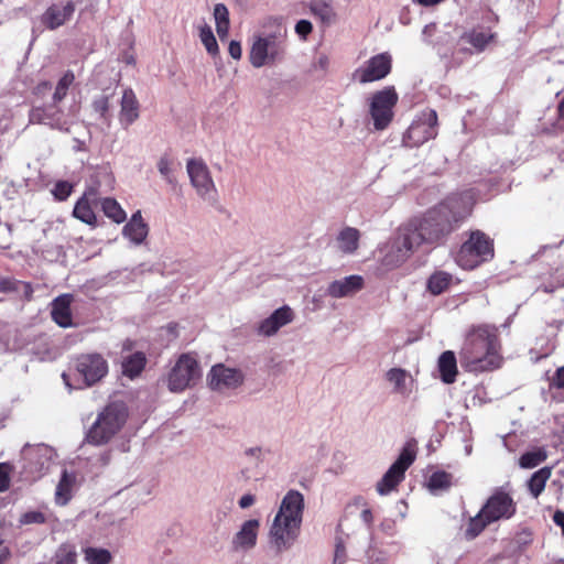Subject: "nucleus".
Returning a JSON list of instances; mask_svg holds the SVG:
<instances>
[{
    "label": "nucleus",
    "mask_w": 564,
    "mask_h": 564,
    "mask_svg": "<svg viewBox=\"0 0 564 564\" xmlns=\"http://www.w3.org/2000/svg\"><path fill=\"white\" fill-rule=\"evenodd\" d=\"M243 373L236 368L226 367L223 364L215 365L209 373V387L216 391L237 389L243 382Z\"/></svg>",
    "instance_id": "obj_18"
},
{
    "label": "nucleus",
    "mask_w": 564,
    "mask_h": 564,
    "mask_svg": "<svg viewBox=\"0 0 564 564\" xmlns=\"http://www.w3.org/2000/svg\"><path fill=\"white\" fill-rule=\"evenodd\" d=\"M91 115L96 120H101L105 124L109 126L111 120V115L109 111L110 102L109 97L105 94L96 96L91 101Z\"/></svg>",
    "instance_id": "obj_34"
},
{
    "label": "nucleus",
    "mask_w": 564,
    "mask_h": 564,
    "mask_svg": "<svg viewBox=\"0 0 564 564\" xmlns=\"http://www.w3.org/2000/svg\"><path fill=\"white\" fill-rule=\"evenodd\" d=\"M56 456L55 449L48 445H26L22 449V457L25 462L23 468L33 479L40 478L50 470Z\"/></svg>",
    "instance_id": "obj_11"
},
{
    "label": "nucleus",
    "mask_w": 564,
    "mask_h": 564,
    "mask_svg": "<svg viewBox=\"0 0 564 564\" xmlns=\"http://www.w3.org/2000/svg\"><path fill=\"white\" fill-rule=\"evenodd\" d=\"M77 549L72 543H63L56 550L53 561L54 564H77Z\"/></svg>",
    "instance_id": "obj_40"
},
{
    "label": "nucleus",
    "mask_w": 564,
    "mask_h": 564,
    "mask_svg": "<svg viewBox=\"0 0 564 564\" xmlns=\"http://www.w3.org/2000/svg\"><path fill=\"white\" fill-rule=\"evenodd\" d=\"M260 521L249 519L245 521L231 540V547L235 552H248L252 550L258 540Z\"/></svg>",
    "instance_id": "obj_20"
},
{
    "label": "nucleus",
    "mask_w": 564,
    "mask_h": 564,
    "mask_svg": "<svg viewBox=\"0 0 564 564\" xmlns=\"http://www.w3.org/2000/svg\"><path fill=\"white\" fill-rule=\"evenodd\" d=\"M288 53V31L278 25L272 31L253 34L248 53L249 63L254 68L274 67L284 62Z\"/></svg>",
    "instance_id": "obj_4"
},
{
    "label": "nucleus",
    "mask_w": 564,
    "mask_h": 564,
    "mask_svg": "<svg viewBox=\"0 0 564 564\" xmlns=\"http://www.w3.org/2000/svg\"><path fill=\"white\" fill-rule=\"evenodd\" d=\"M51 89H52V85L50 82H42L35 86L34 94L37 97H44L51 91Z\"/></svg>",
    "instance_id": "obj_58"
},
{
    "label": "nucleus",
    "mask_w": 564,
    "mask_h": 564,
    "mask_svg": "<svg viewBox=\"0 0 564 564\" xmlns=\"http://www.w3.org/2000/svg\"><path fill=\"white\" fill-rule=\"evenodd\" d=\"M437 135V113L433 109L421 111L403 137L406 147H420Z\"/></svg>",
    "instance_id": "obj_13"
},
{
    "label": "nucleus",
    "mask_w": 564,
    "mask_h": 564,
    "mask_svg": "<svg viewBox=\"0 0 564 564\" xmlns=\"http://www.w3.org/2000/svg\"><path fill=\"white\" fill-rule=\"evenodd\" d=\"M128 411L123 403L112 402L98 415L86 434L89 444L102 445L108 443L123 426Z\"/></svg>",
    "instance_id": "obj_5"
},
{
    "label": "nucleus",
    "mask_w": 564,
    "mask_h": 564,
    "mask_svg": "<svg viewBox=\"0 0 564 564\" xmlns=\"http://www.w3.org/2000/svg\"><path fill=\"white\" fill-rule=\"evenodd\" d=\"M360 232L354 227L343 228L336 237L337 249L345 254H352L359 247Z\"/></svg>",
    "instance_id": "obj_30"
},
{
    "label": "nucleus",
    "mask_w": 564,
    "mask_h": 564,
    "mask_svg": "<svg viewBox=\"0 0 564 564\" xmlns=\"http://www.w3.org/2000/svg\"><path fill=\"white\" fill-rule=\"evenodd\" d=\"M452 476L445 471L433 473L429 479L427 486L432 492L447 489L451 487Z\"/></svg>",
    "instance_id": "obj_46"
},
{
    "label": "nucleus",
    "mask_w": 564,
    "mask_h": 564,
    "mask_svg": "<svg viewBox=\"0 0 564 564\" xmlns=\"http://www.w3.org/2000/svg\"><path fill=\"white\" fill-rule=\"evenodd\" d=\"M551 467H542L531 475V477L527 481V487L530 495L533 498L536 499L544 491L545 485L547 480L551 478Z\"/></svg>",
    "instance_id": "obj_32"
},
{
    "label": "nucleus",
    "mask_w": 564,
    "mask_h": 564,
    "mask_svg": "<svg viewBox=\"0 0 564 564\" xmlns=\"http://www.w3.org/2000/svg\"><path fill=\"white\" fill-rule=\"evenodd\" d=\"M491 524L490 521H487V517L482 514V511L479 512L469 519L468 524L465 530V535L468 540H473L478 536L487 525Z\"/></svg>",
    "instance_id": "obj_43"
},
{
    "label": "nucleus",
    "mask_w": 564,
    "mask_h": 564,
    "mask_svg": "<svg viewBox=\"0 0 564 564\" xmlns=\"http://www.w3.org/2000/svg\"><path fill=\"white\" fill-rule=\"evenodd\" d=\"M214 18L216 22V31L223 41L228 36L229 32V12L225 4L218 3L214 8Z\"/></svg>",
    "instance_id": "obj_37"
},
{
    "label": "nucleus",
    "mask_w": 564,
    "mask_h": 564,
    "mask_svg": "<svg viewBox=\"0 0 564 564\" xmlns=\"http://www.w3.org/2000/svg\"><path fill=\"white\" fill-rule=\"evenodd\" d=\"M494 257L492 240L480 230L471 231L469 238L462 245L456 262L463 269L471 270Z\"/></svg>",
    "instance_id": "obj_8"
},
{
    "label": "nucleus",
    "mask_w": 564,
    "mask_h": 564,
    "mask_svg": "<svg viewBox=\"0 0 564 564\" xmlns=\"http://www.w3.org/2000/svg\"><path fill=\"white\" fill-rule=\"evenodd\" d=\"M104 214L117 224H121L126 220L127 214L120 206V204L110 197L104 198L100 202Z\"/></svg>",
    "instance_id": "obj_38"
},
{
    "label": "nucleus",
    "mask_w": 564,
    "mask_h": 564,
    "mask_svg": "<svg viewBox=\"0 0 564 564\" xmlns=\"http://www.w3.org/2000/svg\"><path fill=\"white\" fill-rule=\"evenodd\" d=\"M267 453L268 451L261 446H250L243 451L241 456L243 464L241 474L243 478L249 479L258 474Z\"/></svg>",
    "instance_id": "obj_25"
},
{
    "label": "nucleus",
    "mask_w": 564,
    "mask_h": 564,
    "mask_svg": "<svg viewBox=\"0 0 564 564\" xmlns=\"http://www.w3.org/2000/svg\"><path fill=\"white\" fill-rule=\"evenodd\" d=\"M9 487V477L7 474L6 466L0 464V491L7 490Z\"/></svg>",
    "instance_id": "obj_61"
},
{
    "label": "nucleus",
    "mask_w": 564,
    "mask_h": 564,
    "mask_svg": "<svg viewBox=\"0 0 564 564\" xmlns=\"http://www.w3.org/2000/svg\"><path fill=\"white\" fill-rule=\"evenodd\" d=\"M120 106V123L128 128L139 118V102L132 89L127 88L123 90Z\"/></svg>",
    "instance_id": "obj_28"
},
{
    "label": "nucleus",
    "mask_w": 564,
    "mask_h": 564,
    "mask_svg": "<svg viewBox=\"0 0 564 564\" xmlns=\"http://www.w3.org/2000/svg\"><path fill=\"white\" fill-rule=\"evenodd\" d=\"M360 517L366 525H370L373 520L372 512L370 509L362 510Z\"/></svg>",
    "instance_id": "obj_63"
},
{
    "label": "nucleus",
    "mask_w": 564,
    "mask_h": 564,
    "mask_svg": "<svg viewBox=\"0 0 564 564\" xmlns=\"http://www.w3.org/2000/svg\"><path fill=\"white\" fill-rule=\"evenodd\" d=\"M398 102L394 87L389 86L375 93L370 100V116L376 130H384L393 119V108Z\"/></svg>",
    "instance_id": "obj_12"
},
{
    "label": "nucleus",
    "mask_w": 564,
    "mask_h": 564,
    "mask_svg": "<svg viewBox=\"0 0 564 564\" xmlns=\"http://www.w3.org/2000/svg\"><path fill=\"white\" fill-rule=\"evenodd\" d=\"M186 171L198 197L213 207L218 206V191L206 162L192 158L186 162Z\"/></svg>",
    "instance_id": "obj_9"
},
{
    "label": "nucleus",
    "mask_w": 564,
    "mask_h": 564,
    "mask_svg": "<svg viewBox=\"0 0 564 564\" xmlns=\"http://www.w3.org/2000/svg\"><path fill=\"white\" fill-rule=\"evenodd\" d=\"M417 248V243L403 224L398 228L395 234L380 247L381 264L388 270L398 268L404 263Z\"/></svg>",
    "instance_id": "obj_7"
},
{
    "label": "nucleus",
    "mask_w": 564,
    "mask_h": 564,
    "mask_svg": "<svg viewBox=\"0 0 564 564\" xmlns=\"http://www.w3.org/2000/svg\"><path fill=\"white\" fill-rule=\"evenodd\" d=\"M474 203V193L465 191L447 197L422 216L414 217L404 225L419 247L438 243L470 214Z\"/></svg>",
    "instance_id": "obj_1"
},
{
    "label": "nucleus",
    "mask_w": 564,
    "mask_h": 564,
    "mask_svg": "<svg viewBox=\"0 0 564 564\" xmlns=\"http://www.w3.org/2000/svg\"><path fill=\"white\" fill-rule=\"evenodd\" d=\"M496 328L484 325L473 329L459 352L460 366L468 372H484L500 366L499 341Z\"/></svg>",
    "instance_id": "obj_3"
},
{
    "label": "nucleus",
    "mask_w": 564,
    "mask_h": 564,
    "mask_svg": "<svg viewBox=\"0 0 564 564\" xmlns=\"http://www.w3.org/2000/svg\"><path fill=\"white\" fill-rule=\"evenodd\" d=\"M200 376L197 360L188 354H183L167 373V388L174 393L182 392L195 386Z\"/></svg>",
    "instance_id": "obj_10"
},
{
    "label": "nucleus",
    "mask_w": 564,
    "mask_h": 564,
    "mask_svg": "<svg viewBox=\"0 0 564 564\" xmlns=\"http://www.w3.org/2000/svg\"><path fill=\"white\" fill-rule=\"evenodd\" d=\"M413 1L423 7H433V6H436L441 2H443L444 0H413Z\"/></svg>",
    "instance_id": "obj_64"
},
{
    "label": "nucleus",
    "mask_w": 564,
    "mask_h": 564,
    "mask_svg": "<svg viewBox=\"0 0 564 564\" xmlns=\"http://www.w3.org/2000/svg\"><path fill=\"white\" fill-rule=\"evenodd\" d=\"M305 500L303 494L291 489L282 498L278 512L269 528L270 549L281 555L296 543L303 522Z\"/></svg>",
    "instance_id": "obj_2"
},
{
    "label": "nucleus",
    "mask_w": 564,
    "mask_h": 564,
    "mask_svg": "<svg viewBox=\"0 0 564 564\" xmlns=\"http://www.w3.org/2000/svg\"><path fill=\"white\" fill-rule=\"evenodd\" d=\"M98 188L95 186H89L85 191L84 195L77 200L73 210L74 217L87 225L96 226L97 217L93 207L98 204Z\"/></svg>",
    "instance_id": "obj_21"
},
{
    "label": "nucleus",
    "mask_w": 564,
    "mask_h": 564,
    "mask_svg": "<svg viewBox=\"0 0 564 564\" xmlns=\"http://www.w3.org/2000/svg\"><path fill=\"white\" fill-rule=\"evenodd\" d=\"M547 458V453L543 447H535L531 451L523 453L519 459L521 468H534L542 464Z\"/></svg>",
    "instance_id": "obj_39"
},
{
    "label": "nucleus",
    "mask_w": 564,
    "mask_h": 564,
    "mask_svg": "<svg viewBox=\"0 0 564 564\" xmlns=\"http://www.w3.org/2000/svg\"><path fill=\"white\" fill-rule=\"evenodd\" d=\"M199 37L202 43L204 44L206 51L210 55H216L219 52L218 44L216 37L209 26H204L200 29Z\"/></svg>",
    "instance_id": "obj_47"
},
{
    "label": "nucleus",
    "mask_w": 564,
    "mask_h": 564,
    "mask_svg": "<svg viewBox=\"0 0 564 564\" xmlns=\"http://www.w3.org/2000/svg\"><path fill=\"white\" fill-rule=\"evenodd\" d=\"M176 166V162L166 154L162 155L156 164L160 175L165 180L167 184L172 186L177 184V178L175 175Z\"/></svg>",
    "instance_id": "obj_36"
},
{
    "label": "nucleus",
    "mask_w": 564,
    "mask_h": 564,
    "mask_svg": "<svg viewBox=\"0 0 564 564\" xmlns=\"http://www.w3.org/2000/svg\"><path fill=\"white\" fill-rule=\"evenodd\" d=\"M451 279L452 276L446 272H436L430 276L427 289L432 294L438 295L447 289Z\"/></svg>",
    "instance_id": "obj_45"
},
{
    "label": "nucleus",
    "mask_w": 564,
    "mask_h": 564,
    "mask_svg": "<svg viewBox=\"0 0 564 564\" xmlns=\"http://www.w3.org/2000/svg\"><path fill=\"white\" fill-rule=\"evenodd\" d=\"M329 57L325 53H319L312 59L307 74L315 77H324L329 68Z\"/></svg>",
    "instance_id": "obj_44"
},
{
    "label": "nucleus",
    "mask_w": 564,
    "mask_h": 564,
    "mask_svg": "<svg viewBox=\"0 0 564 564\" xmlns=\"http://www.w3.org/2000/svg\"><path fill=\"white\" fill-rule=\"evenodd\" d=\"M77 477L74 473L63 470L61 479L55 490V502L59 506H65L69 502L76 489Z\"/></svg>",
    "instance_id": "obj_29"
},
{
    "label": "nucleus",
    "mask_w": 564,
    "mask_h": 564,
    "mask_svg": "<svg viewBox=\"0 0 564 564\" xmlns=\"http://www.w3.org/2000/svg\"><path fill=\"white\" fill-rule=\"evenodd\" d=\"M364 288V278L358 274L345 276L330 282L326 289V295L333 299L350 297Z\"/></svg>",
    "instance_id": "obj_22"
},
{
    "label": "nucleus",
    "mask_w": 564,
    "mask_h": 564,
    "mask_svg": "<svg viewBox=\"0 0 564 564\" xmlns=\"http://www.w3.org/2000/svg\"><path fill=\"white\" fill-rule=\"evenodd\" d=\"M415 459V454L404 447L397 460L389 467L377 484V491L381 496L390 494L403 480L406 469Z\"/></svg>",
    "instance_id": "obj_15"
},
{
    "label": "nucleus",
    "mask_w": 564,
    "mask_h": 564,
    "mask_svg": "<svg viewBox=\"0 0 564 564\" xmlns=\"http://www.w3.org/2000/svg\"><path fill=\"white\" fill-rule=\"evenodd\" d=\"M553 521L556 525L561 527L564 534V512L560 510L555 511L553 514Z\"/></svg>",
    "instance_id": "obj_62"
},
{
    "label": "nucleus",
    "mask_w": 564,
    "mask_h": 564,
    "mask_svg": "<svg viewBox=\"0 0 564 564\" xmlns=\"http://www.w3.org/2000/svg\"><path fill=\"white\" fill-rule=\"evenodd\" d=\"M78 111L79 107L75 104L65 109L59 102L52 100L47 105L33 106L29 112V122L43 124L61 132H69Z\"/></svg>",
    "instance_id": "obj_6"
},
{
    "label": "nucleus",
    "mask_w": 564,
    "mask_h": 564,
    "mask_svg": "<svg viewBox=\"0 0 564 564\" xmlns=\"http://www.w3.org/2000/svg\"><path fill=\"white\" fill-rule=\"evenodd\" d=\"M438 370L445 383H453L457 375V360L451 350L444 351L438 358Z\"/></svg>",
    "instance_id": "obj_31"
},
{
    "label": "nucleus",
    "mask_w": 564,
    "mask_h": 564,
    "mask_svg": "<svg viewBox=\"0 0 564 564\" xmlns=\"http://www.w3.org/2000/svg\"><path fill=\"white\" fill-rule=\"evenodd\" d=\"M312 13L321 19L325 24L334 21L335 12L333 7L324 0H313L310 4Z\"/></svg>",
    "instance_id": "obj_42"
},
{
    "label": "nucleus",
    "mask_w": 564,
    "mask_h": 564,
    "mask_svg": "<svg viewBox=\"0 0 564 564\" xmlns=\"http://www.w3.org/2000/svg\"><path fill=\"white\" fill-rule=\"evenodd\" d=\"M345 541L341 538H337L334 563L343 564L345 562Z\"/></svg>",
    "instance_id": "obj_54"
},
{
    "label": "nucleus",
    "mask_w": 564,
    "mask_h": 564,
    "mask_svg": "<svg viewBox=\"0 0 564 564\" xmlns=\"http://www.w3.org/2000/svg\"><path fill=\"white\" fill-rule=\"evenodd\" d=\"M465 39L476 50L482 51L489 43V41L492 39V35L485 32H471L469 34H466Z\"/></svg>",
    "instance_id": "obj_48"
},
{
    "label": "nucleus",
    "mask_w": 564,
    "mask_h": 564,
    "mask_svg": "<svg viewBox=\"0 0 564 564\" xmlns=\"http://www.w3.org/2000/svg\"><path fill=\"white\" fill-rule=\"evenodd\" d=\"M75 4L72 1L52 4L42 15V22L48 29L55 30L65 24L74 14Z\"/></svg>",
    "instance_id": "obj_23"
},
{
    "label": "nucleus",
    "mask_w": 564,
    "mask_h": 564,
    "mask_svg": "<svg viewBox=\"0 0 564 564\" xmlns=\"http://www.w3.org/2000/svg\"><path fill=\"white\" fill-rule=\"evenodd\" d=\"M392 57L389 53H380L368 61L352 73V79L367 84L384 78L391 70Z\"/></svg>",
    "instance_id": "obj_16"
},
{
    "label": "nucleus",
    "mask_w": 564,
    "mask_h": 564,
    "mask_svg": "<svg viewBox=\"0 0 564 564\" xmlns=\"http://www.w3.org/2000/svg\"><path fill=\"white\" fill-rule=\"evenodd\" d=\"M491 523L511 519L517 512L512 496L502 488L496 489L480 509Z\"/></svg>",
    "instance_id": "obj_14"
},
{
    "label": "nucleus",
    "mask_w": 564,
    "mask_h": 564,
    "mask_svg": "<svg viewBox=\"0 0 564 564\" xmlns=\"http://www.w3.org/2000/svg\"><path fill=\"white\" fill-rule=\"evenodd\" d=\"M145 355L141 351H137L123 358L122 360V372L129 378H134L141 373L145 366Z\"/></svg>",
    "instance_id": "obj_33"
},
{
    "label": "nucleus",
    "mask_w": 564,
    "mask_h": 564,
    "mask_svg": "<svg viewBox=\"0 0 564 564\" xmlns=\"http://www.w3.org/2000/svg\"><path fill=\"white\" fill-rule=\"evenodd\" d=\"M229 55L234 59H240L242 55L241 44L238 41H231L228 47Z\"/></svg>",
    "instance_id": "obj_55"
},
{
    "label": "nucleus",
    "mask_w": 564,
    "mask_h": 564,
    "mask_svg": "<svg viewBox=\"0 0 564 564\" xmlns=\"http://www.w3.org/2000/svg\"><path fill=\"white\" fill-rule=\"evenodd\" d=\"M386 380L392 387V392L408 398L413 389V377L402 368H391L386 372Z\"/></svg>",
    "instance_id": "obj_24"
},
{
    "label": "nucleus",
    "mask_w": 564,
    "mask_h": 564,
    "mask_svg": "<svg viewBox=\"0 0 564 564\" xmlns=\"http://www.w3.org/2000/svg\"><path fill=\"white\" fill-rule=\"evenodd\" d=\"M96 177L98 178V182H97V185H94V186L98 188L99 193H100L99 187L102 185V183L107 187L104 189V193H107L108 189H110L112 187L113 178H112L111 174L108 173L107 171L97 173Z\"/></svg>",
    "instance_id": "obj_50"
},
{
    "label": "nucleus",
    "mask_w": 564,
    "mask_h": 564,
    "mask_svg": "<svg viewBox=\"0 0 564 564\" xmlns=\"http://www.w3.org/2000/svg\"><path fill=\"white\" fill-rule=\"evenodd\" d=\"M552 386L564 390V366L558 368L552 379Z\"/></svg>",
    "instance_id": "obj_57"
},
{
    "label": "nucleus",
    "mask_w": 564,
    "mask_h": 564,
    "mask_svg": "<svg viewBox=\"0 0 564 564\" xmlns=\"http://www.w3.org/2000/svg\"><path fill=\"white\" fill-rule=\"evenodd\" d=\"M44 520V514L41 512H29L23 516V522L25 523H42Z\"/></svg>",
    "instance_id": "obj_56"
},
{
    "label": "nucleus",
    "mask_w": 564,
    "mask_h": 564,
    "mask_svg": "<svg viewBox=\"0 0 564 564\" xmlns=\"http://www.w3.org/2000/svg\"><path fill=\"white\" fill-rule=\"evenodd\" d=\"M293 310L283 305L276 308L270 316L261 319L254 327L256 333L262 337L274 336L283 326L290 324L294 319Z\"/></svg>",
    "instance_id": "obj_19"
},
{
    "label": "nucleus",
    "mask_w": 564,
    "mask_h": 564,
    "mask_svg": "<svg viewBox=\"0 0 564 564\" xmlns=\"http://www.w3.org/2000/svg\"><path fill=\"white\" fill-rule=\"evenodd\" d=\"M256 501V497L251 494H246L240 497L238 505L241 509H247L251 507Z\"/></svg>",
    "instance_id": "obj_60"
},
{
    "label": "nucleus",
    "mask_w": 564,
    "mask_h": 564,
    "mask_svg": "<svg viewBox=\"0 0 564 564\" xmlns=\"http://www.w3.org/2000/svg\"><path fill=\"white\" fill-rule=\"evenodd\" d=\"M96 177L98 178V182H97V185H94V186L98 188L99 193H100L99 187L102 185V183L107 187L104 189V193H107L108 189H110L112 187L113 178H112L111 174L108 173L107 171L97 173Z\"/></svg>",
    "instance_id": "obj_51"
},
{
    "label": "nucleus",
    "mask_w": 564,
    "mask_h": 564,
    "mask_svg": "<svg viewBox=\"0 0 564 564\" xmlns=\"http://www.w3.org/2000/svg\"><path fill=\"white\" fill-rule=\"evenodd\" d=\"M72 301L73 296L70 294H63L54 299L52 302V319L63 328L73 326V318L70 312Z\"/></svg>",
    "instance_id": "obj_26"
},
{
    "label": "nucleus",
    "mask_w": 564,
    "mask_h": 564,
    "mask_svg": "<svg viewBox=\"0 0 564 564\" xmlns=\"http://www.w3.org/2000/svg\"><path fill=\"white\" fill-rule=\"evenodd\" d=\"M564 286V270H556V276H555V280L554 282H552L550 285H544L542 288V290L545 292V293H550V292H553L555 289L557 288H562Z\"/></svg>",
    "instance_id": "obj_52"
},
{
    "label": "nucleus",
    "mask_w": 564,
    "mask_h": 564,
    "mask_svg": "<svg viewBox=\"0 0 564 564\" xmlns=\"http://www.w3.org/2000/svg\"><path fill=\"white\" fill-rule=\"evenodd\" d=\"M312 29H313L312 23L308 20H300L295 24L296 34L304 40L312 32Z\"/></svg>",
    "instance_id": "obj_53"
},
{
    "label": "nucleus",
    "mask_w": 564,
    "mask_h": 564,
    "mask_svg": "<svg viewBox=\"0 0 564 564\" xmlns=\"http://www.w3.org/2000/svg\"><path fill=\"white\" fill-rule=\"evenodd\" d=\"M86 564H109L112 561V554L104 547L86 546L82 550Z\"/></svg>",
    "instance_id": "obj_35"
},
{
    "label": "nucleus",
    "mask_w": 564,
    "mask_h": 564,
    "mask_svg": "<svg viewBox=\"0 0 564 564\" xmlns=\"http://www.w3.org/2000/svg\"><path fill=\"white\" fill-rule=\"evenodd\" d=\"M75 368L87 387L101 380L108 372V364L99 354L80 355L75 361Z\"/></svg>",
    "instance_id": "obj_17"
},
{
    "label": "nucleus",
    "mask_w": 564,
    "mask_h": 564,
    "mask_svg": "<svg viewBox=\"0 0 564 564\" xmlns=\"http://www.w3.org/2000/svg\"><path fill=\"white\" fill-rule=\"evenodd\" d=\"M148 232V225L144 223L140 210L132 214L130 220L122 229L123 237L135 246L141 245L145 240Z\"/></svg>",
    "instance_id": "obj_27"
},
{
    "label": "nucleus",
    "mask_w": 564,
    "mask_h": 564,
    "mask_svg": "<svg viewBox=\"0 0 564 564\" xmlns=\"http://www.w3.org/2000/svg\"><path fill=\"white\" fill-rule=\"evenodd\" d=\"M436 24L430 23L424 26L422 31V37L424 42L431 43V37L436 33Z\"/></svg>",
    "instance_id": "obj_59"
},
{
    "label": "nucleus",
    "mask_w": 564,
    "mask_h": 564,
    "mask_svg": "<svg viewBox=\"0 0 564 564\" xmlns=\"http://www.w3.org/2000/svg\"><path fill=\"white\" fill-rule=\"evenodd\" d=\"M75 82V75L73 72L67 70L57 82L54 93L52 94V100L54 102H62L63 99L66 97L70 86Z\"/></svg>",
    "instance_id": "obj_41"
},
{
    "label": "nucleus",
    "mask_w": 564,
    "mask_h": 564,
    "mask_svg": "<svg viewBox=\"0 0 564 564\" xmlns=\"http://www.w3.org/2000/svg\"><path fill=\"white\" fill-rule=\"evenodd\" d=\"M72 192L73 185L67 181H58L52 189L53 196L59 202L67 199Z\"/></svg>",
    "instance_id": "obj_49"
}]
</instances>
